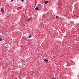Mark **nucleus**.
I'll list each match as a JSON object with an SVG mask.
<instances>
[{
  "label": "nucleus",
  "instance_id": "20e7f679",
  "mask_svg": "<svg viewBox=\"0 0 79 79\" xmlns=\"http://www.w3.org/2000/svg\"><path fill=\"white\" fill-rule=\"evenodd\" d=\"M44 61L45 62H48V59H45Z\"/></svg>",
  "mask_w": 79,
  "mask_h": 79
},
{
  "label": "nucleus",
  "instance_id": "1a4fd4ad",
  "mask_svg": "<svg viewBox=\"0 0 79 79\" xmlns=\"http://www.w3.org/2000/svg\"><path fill=\"white\" fill-rule=\"evenodd\" d=\"M35 4H36V3H37V1L35 0Z\"/></svg>",
  "mask_w": 79,
  "mask_h": 79
},
{
  "label": "nucleus",
  "instance_id": "f03ea898",
  "mask_svg": "<svg viewBox=\"0 0 79 79\" xmlns=\"http://www.w3.org/2000/svg\"><path fill=\"white\" fill-rule=\"evenodd\" d=\"M35 10H37V11H39V7H36L35 8Z\"/></svg>",
  "mask_w": 79,
  "mask_h": 79
},
{
  "label": "nucleus",
  "instance_id": "7ed1b4c3",
  "mask_svg": "<svg viewBox=\"0 0 79 79\" xmlns=\"http://www.w3.org/2000/svg\"><path fill=\"white\" fill-rule=\"evenodd\" d=\"M3 9H1V11H2V14H3V13H4V11H3Z\"/></svg>",
  "mask_w": 79,
  "mask_h": 79
},
{
  "label": "nucleus",
  "instance_id": "6e6552de",
  "mask_svg": "<svg viewBox=\"0 0 79 79\" xmlns=\"http://www.w3.org/2000/svg\"><path fill=\"white\" fill-rule=\"evenodd\" d=\"M56 19H58V18H59V17L58 16H56Z\"/></svg>",
  "mask_w": 79,
  "mask_h": 79
},
{
  "label": "nucleus",
  "instance_id": "9b49d317",
  "mask_svg": "<svg viewBox=\"0 0 79 79\" xmlns=\"http://www.w3.org/2000/svg\"><path fill=\"white\" fill-rule=\"evenodd\" d=\"M22 2H24V0H21Z\"/></svg>",
  "mask_w": 79,
  "mask_h": 79
},
{
  "label": "nucleus",
  "instance_id": "0eeeda50",
  "mask_svg": "<svg viewBox=\"0 0 79 79\" xmlns=\"http://www.w3.org/2000/svg\"><path fill=\"white\" fill-rule=\"evenodd\" d=\"M2 41V38H0V41Z\"/></svg>",
  "mask_w": 79,
  "mask_h": 79
},
{
  "label": "nucleus",
  "instance_id": "f257e3e1",
  "mask_svg": "<svg viewBox=\"0 0 79 79\" xmlns=\"http://www.w3.org/2000/svg\"><path fill=\"white\" fill-rule=\"evenodd\" d=\"M32 19V18H29L27 20V21H31V20Z\"/></svg>",
  "mask_w": 79,
  "mask_h": 79
},
{
  "label": "nucleus",
  "instance_id": "423d86ee",
  "mask_svg": "<svg viewBox=\"0 0 79 79\" xmlns=\"http://www.w3.org/2000/svg\"><path fill=\"white\" fill-rule=\"evenodd\" d=\"M47 3H48V1H46L45 2V4H47Z\"/></svg>",
  "mask_w": 79,
  "mask_h": 79
},
{
  "label": "nucleus",
  "instance_id": "39448f33",
  "mask_svg": "<svg viewBox=\"0 0 79 79\" xmlns=\"http://www.w3.org/2000/svg\"><path fill=\"white\" fill-rule=\"evenodd\" d=\"M32 37V36H31V35H30L28 36V38H31Z\"/></svg>",
  "mask_w": 79,
  "mask_h": 79
},
{
  "label": "nucleus",
  "instance_id": "9d476101",
  "mask_svg": "<svg viewBox=\"0 0 79 79\" xmlns=\"http://www.w3.org/2000/svg\"><path fill=\"white\" fill-rule=\"evenodd\" d=\"M13 1V0H11L10 2H12Z\"/></svg>",
  "mask_w": 79,
  "mask_h": 79
}]
</instances>
